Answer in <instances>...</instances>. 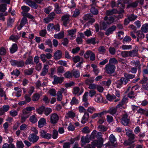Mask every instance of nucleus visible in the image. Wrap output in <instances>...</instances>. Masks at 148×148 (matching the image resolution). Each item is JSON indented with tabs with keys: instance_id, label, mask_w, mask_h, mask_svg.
Instances as JSON below:
<instances>
[{
	"instance_id": "obj_1",
	"label": "nucleus",
	"mask_w": 148,
	"mask_h": 148,
	"mask_svg": "<svg viewBox=\"0 0 148 148\" xmlns=\"http://www.w3.org/2000/svg\"><path fill=\"white\" fill-rule=\"evenodd\" d=\"M115 68L114 65L108 64L106 65L105 71L108 74H111L114 72Z\"/></svg>"
},
{
	"instance_id": "obj_2",
	"label": "nucleus",
	"mask_w": 148,
	"mask_h": 148,
	"mask_svg": "<svg viewBox=\"0 0 148 148\" xmlns=\"http://www.w3.org/2000/svg\"><path fill=\"white\" fill-rule=\"evenodd\" d=\"M70 15L69 14H66L63 16L61 18V20L63 22V25L65 27L68 26L70 23Z\"/></svg>"
},
{
	"instance_id": "obj_3",
	"label": "nucleus",
	"mask_w": 148,
	"mask_h": 148,
	"mask_svg": "<svg viewBox=\"0 0 148 148\" xmlns=\"http://www.w3.org/2000/svg\"><path fill=\"white\" fill-rule=\"evenodd\" d=\"M130 119L127 114L122 115V118L121 119V122L123 125L125 126L127 125L130 122Z\"/></svg>"
},
{
	"instance_id": "obj_4",
	"label": "nucleus",
	"mask_w": 148,
	"mask_h": 148,
	"mask_svg": "<svg viewBox=\"0 0 148 148\" xmlns=\"http://www.w3.org/2000/svg\"><path fill=\"white\" fill-rule=\"evenodd\" d=\"M93 15L91 14H87L85 15L83 18L85 21H89L88 23L92 24L95 21V19L92 18Z\"/></svg>"
},
{
	"instance_id": "obj_5",
	"label": "nucleus",
	"mask_w": 148,
	"mask_h": 148,
	"mask_svg": "<svg viewBox=\"0 0 148 148\" xmlns=\"http://www.w3.org/2000/svg\"><path fill=\"white\" fill-rule=\"evenodd\" d=\"M59 119V116L56 114H52L50 116V122L52 124H56L58 122Z\"/></svg>"
},
{
	"instance_id": "obj_6",
	"label": "nucleus",
	"mask_w": 148,
	"mask_h": 148,
	"mask_svg": "<svg viewBox=\"0 0 148 148\" xmlns=\"http://www.w3.org/2000/svg\"><path fill=\"white\" fill-rule=\"evenodd\" d=\"M11 64L14 66L22 67L24 66V63L22 60H12L10 61Z\"/></svg>"
},
{
	"instance_id": "obj_7",
	"label": "nucleus",
	"mask_w": 148,
	"mask_h": 148,
	"mask_svg": "<svg viewBox=\"0 0 148 148\" xmlns=\"http://www.w3.org/2000/svg\"><path fill=\"white\" fill-rule=\"evenodd\" d=\"M103 144L102 140H95L92 143V148H95V147H97L99 148L102 146Z\"/></svg>"
},
{
	"instance_id": "obj_8",
	"label": "nucleus",
	"mask_w": 148,
	"mask_h": 148,
	"mask_svg": "<svg viewBox=\"0 0 148 148\" xmlns=\"http://www.w3.org/2000/svg\"><path fill=\"white\" fill-rule=\"evenodd\" d=\"M54 81L53 82L54 84H61L63 81L64 77H58L56 75L53 76Z\"/></svg>"
},
{
	"instance_id": "obj_9",
	"label": "nucleus",
	"mask_w": 148,
	"mask_h": 148,
	"mask_svg": "<svg viewBox=\"0 0 148 148\" xmlns=\"http://www.w3.org/2000/svg\"><path fill=\"white\" fill-rule=\"evenodd\" d=\"M29 141L33 143L36 142L38 139L39 137L37 136L34 134H32L29 137Z\"/></svg>"
},
{
	"instance_id": "obj_10",
	"label": "nucleus",
	"mask_w": 148,
	"mask_h": 148,
	"mask_svg": "<svg viewBox=\"0 0 148 148\" xmlns=\"http://www.w3.org/2000/svg\"><path fill=\"white\" fill-rule=\"evenodd\" d=\"M21 9L23 10L22 12V14L23 16H26L28 17L29 14L27 12H28L30 10V8L26 6H23L21 7Z\"/></svg>"
},
{
	"instance_id": "obj_11",
	"label": "nucleus",
	"mask_w": 148,
	"mask_h": 148,
	"mask_svg": "<svg viewBox=\"0 0 148 148\" xmlns=\"http://www.w3.org/2000/svg\"><path fill=\"white\" fill-rule=\"evenodd\" d=\"M26 3L29 6L33 8L36 9L38 8V5L36 3L31 0H26Z\"/></svg>"
},
{
	"instance_id": "obj_12",
	"label": "nucleus",
	"mask_w": 148,
	"mask_h": 148,
	"mask_svg": "<svg viewBox=\"0 0 148 148\" xmlns=\"http://www.w3.org/2000/svg\"><path fill=\"white\" fill-rule=\"evenodd\" d=\"M40 133L41 136L44 138L47 139H49L52 136L51 134L49 133L46 134V132L44 130H43L40 132Z\"/></svg>"
},
{
	"instance_id": "obj_13",
	"label": "nucleus",
	"mask_w": 148,
	"mask_h": 148,
	"mask_svg": "<svg viewBox=\"0 0 148 148\" xmlns=\"http://www.w3.org/2000/svg\"><path fill=\"white\" fill-rule=\"evenodd\" d=\"M116 29L115 25H113L108 28L105 32V34L107 36H109L110 34L113 33V31H115Z\"/></svg>"
},
{
	"instance_id": "obj_14",
	"label": "nucleus",
	"mask_w": 148,
	"mask_h": 148,
	"mask_svg": "<svg viewBox=\"0 0 148 148\" xmlns=\"http://www.w3.org/2000/svg\"><path fill=\"white\" fill-rule=\"evenodd\" d=\"M62 53L60 50H58L54 53L53 57L54 59L56 60L60 59L62 56Z\"/></svg>"
},
{
	"instance_id": "obj_15",
	"label": "nucleus",
	"mask_w": 148,
	"mask_h": 148,
	"mask_svg": "<svg viewBox=\"0 0 148 148\" xmlns=\"http://www.w3.org/2000/svg\"><path fill=\"white\" fill-rule=\"evenodd\" d=\"M138 49L137 47H135L134 49L129 51V56L131 57H134L138 55Z\"/></svg>"
},
{
	"instance_id": "obj_16",
	"label": "nucleus",
	"mask_w": 148,
	"mask_h": 148,
	"mask_svg": "<svg viewBox=\"0 0 148 148\" xmlns=\"http://www.w3.org/2000/svg\"><path fill=\"white\" fill-rule=\"evenodd\" d=\"M104 19L105 21L107 22V23L108 25H110L113 22L114 18L113 16H110L108 17L107 16H106L104 18Z\"/></svg>"
},
{
	"instance_id": "obj_17",
	"label": "nucleus",
	"mask_w": 148,
	"mask_h": 148,
	"mask_svg": "<svg viewBox=\"0 0 148 148\" xmlns=\"http://www.w3.org/2000/svg\"><path fill=\"white\" fill-rule=\"evenodd\" d=\"M64 90V88H61L60 91H58L57 93V99L58 101H61L62 98V93Z\"/></svg>"
},
{
	"instance_id": "obj_18",
	"label": "nucleus",
	"mask_w": 148,
	"mask_h": 148,
	"mask_svg": "<svg viewBox=\"0 0 148 148\" xmlns=\"http://www.w3.org/2000/svg\"><path fill=\"white\" fill-rule=\"evenodd\" d=\"M27 21V20L26 18L25 17H23L21 21L19 26L17 28L19 30H20L22 27L25 25Z\"/></svg>"
},
{
	"instance_id": "obj_19",
	"label": "nucleus",
	"mask_w": 148,
	"mask_h": 148,
	"mask_svg": "<svg viewBox=\"0 0 148 148\" xmlns=\"http://www.w3.org/2000/svg\"><path fill=\"white\" fill-rule=\"evenodd\" d=\"M48 71V66L47 65H44L42 71L41 73V76H44L47 73Z\"/></svg>"
},
{
	"instance_id": "obj_20",
	"label": "nucleus",
	"mask_w": 148,
	"mask_h": 148,
	"mask_svg": "<svg viewBox=\"0 0 148 148\" xmlns=\"http://www.w3.org/2000/svg\"><path fill=\"white\" fill-rule=\"evenodd\" d=\"M45 119L44 118H41L38 122V127L39 128L43 127L46 124Z\"/></svg>"
},
{
	"instance_id": "obj_21",
	"label": "nucleus",
	"mask_w": 148,
	"mask_h": 148,
	"mask_svg": "<svg viewBox=\"0 0 148 148\" xmlns=\"http://www.w3.org/2000/svg\"><path fill=\"white\" fill-rule=\"evenodd\" d=\"M89 116V114L87 112H85L82 117V120L81 121V123L83 124L86 123L88 119Z\"/></svg>"
},
{
	"instance_id": "obj_22",
	"label": "nucleus",
	"mask_w": 148,
	"mask_h": 148,
	"mask_svg": "<svg viewBox=\"0 0 148 148\" xmlns=\"http://www.w3.org/2000/svg\"><path fill=\"white\" fill-rule=\"evenodd\" d=\"M90 139L88 138L87 136L86 137L82 136L81 138L82 145L85 144L86 143H88L90 141L89 139Z\"/></svg>"
},
{
	"instance_id": "obj_23",
	"label": "nucleus",
	"mask_w": 148,
	"mask_h": 148,
	"mask_svg": "<svg viewBox=\"0 0 148 148\" xmlns=\"http://www.w3.org/2000/svg\"><path fill=\"white\" fill-rule=\"evenodd\" d=\"M118 11L116 9H113L112 10H107L106 14L107 16H110L117 13Z\"/></svg>"
},
{
	"instance_id": "obj_24",
	"label": "nucleus",
	"mask_w": 148,
	"mask_h": 148,
	"mask_svg": "<svg viewBox=\"0 0 148 148\" xmlns=\"http://www.w3.org/2000/svg\"><path fill=\"white\" fill-rule=\"evenodd\" d=\"M138 5V2L135 1L129 3L127 6V8H136L137 7Z\"/></svg>"
},
{
	"instance_id": "obj_25",
	"label": "nucleus",
	"mask_w": 148,
	"mask_h": 148,
	"mask_svg": "<svg viewBox=\"0 0 148 148\" xmlns=\"http://www.w3.org/2000/svg\"><path fill=\"white\" fill-rule=\"evenodd\" d=\"M127 17L130 21H133L136 19L138 16H137L132 14L130 15H127Z\"/></svg>"
},
{
	"instance_id": "obj_26",
	"label": "nucleus",
	"mask_w": 148,
	"mask_h": 148,
	"mask_svg": "<svg viewBox=\"0 0 148 148\" xmlns=\"http://www.w3.org/2000/svg\"><path fill=\"white\" fill-rule=\"evenodd\" d=\"M54 5L55 9L54 11L57 14H60L61 13V11L59 8L58 4V3H56Z\"/></svg>"
},
{
	"instance_id": "obj_27",
	"label": "nucleus",
	"mask_w": 148,
	"mask_h": 148,
	"mask_svg": "<svg viewBox=\"0 0 148 148\" xmlns=\"http://www.w3.org/2000/svg\"><path fill=\"white\" fill-rule=\"evenodd\" d=\"M124 76L125 77L127 78L128 81H130V79H132L135 77V75L130 74L127 73H125Z\"/></svg>"
},
{
	"instance_id": "obj_28",
	"label": "nucleus",
	"mask_w": 148,
	"mask_h": 148,
	"mask_svg": "<svg viewBox=\"0 0 148 148\" xmlns=\"http://www.w3.org/2000/svg\"><path fill=\"white\" fill-rule=\"evenodd\" d=\"M141 30L143 32L147 33L148 32V23L143 25L141 28Z\"/></svg>"
},
{
	"instance_id": "obj_29",
	"label": "nucleus",
	"mask_w": 148,
	"mask_h": 148,
	"mask_svg": "<svg viewBox=\"0 0 148 148\" xmlns=\"http://www.w3.org/2000/svg\"><path fill=\"white\" fill-rule=\"evenodd\" d=\"M64 36V32H61L58 34H55L54 35V37L56 38L61 39L63 38Z\"/></svg>"
},
{
	"instance_id": "obj_30",
	"label": "nucleus",
	"mask_w": 148,
	"mask_h": 148,
	"mask_svg": "<svg viewBox=\"0 0 148 148\" xmlns=\"http://www.w3.org/2000/svg\"><path fill=\"white\" fill-rule=\"evenodd\" d=\"M136 33H137V36L138 38H140V39H142L145 37V35L140 30L137 31Z\"/></svg>"
},
{
	"instance_id": "obj_31",
	"label": "nucleus",
	"mask_w": 148,
	"mask_h": 148,
	"mask_svg": "<svg viewBox=\"0 0 148 148\" xmlns=\"http://www.w3.org/2000/svg\"><path fill=\"white\" fill-rule=\"evenodd\" d=\"M34 69V68H32L29 69H26L24 70V73L26 75H31L33 73Z\"/></svg>"
},
{
	"instance_id": "obj_32",
	"label": "nucleus",
	"mask_w": 148,
	"mask_h": 148,
	"mask_svg": "<svg viewBox=\"0 0 148 148\" xmlns=\"http://www.w3.org/2000/svg\"><path fill=\"white\" fill-rule=\"evenodd\" d=\"M92 7L90 9L91 13L95 15H97L98 13V11L97 9L95 8L94 6H91Z\"/></svg>"
},
{
	"instance_id": "obj_33",
	"label": "nucleus",
	"mask_w": 148,
	"mask_h": 148,
	"mask_svg": "<svg viewBox=\"0 0 148 148\" xmlns=\"http://www.w3.org/2000/svg\"><path fill=\"white\" fill-rule=\"evenodd\" d=\"M18 47L16 44H15L13 45L12 47L10 49V52L13 53L17 50Z\"/></svg>"
},
{
	"instance_id": "obj_34",
	"label": "nucleus",
	"mask_w": 148,
	"mask_h": 148,
	"mask_svg": "<svg viewBox=\"0 0 148 148\" xmlns=\"http://www.w3.org/2000/svg\"><path fill=\"white\" fill-rule=\"evenodd\" d=\"M103 98L100 94L97 95L95 96V99L96 102L98 103H101L102 100Z\"/></svg>"
},
{
	"instance_id": "obj_35",
	"label": "nucleus",
	"mask_w": 148,
	"mask_h": 148,
	"mask_svg": "<svg viewBox=\"0 0 148 148\" xmlns=\"http://www.w3.org/2000/svg\"><path fill=\"white\" fill-rule=\"evenodd\" d=\"M86 42L87 44H92L93 45H95L96 43V42H95V38H92L88 39L86 40Z\"/></svg>"
},
{
	"instance_id": "obj_36",
	"label": "nucleus",
	"mask_w": 148,
	"mask_h": 148,
	"mask_svg": "<svg viewBox=\"0 0 148 148\" xmlns=\"http://www.w3.org/2000/svg\"><path fill=\"white\" fill-rule=\"evenodd\" d=\"M40 97V94L36 93L33 95L32 97V100L34 101H38Z\"/></svg>"
},
{
	"instance_id": "obj_37",
	"label": "nucleus",
	"mask_w": 148,
	"mask_h": 148,
	"mask_svg": "<svg viewBox=\"0 0 148 148\" xmlns=\"http://www.w3.org/2000/svg\"><path fill=\"white\" fill-rule=\"evenodd\" d=\"M117 111L116 108H110L108 111L107 112L113 115L115 114Z\"/></svg>"
},
{
	"instance_id": "obj_38",
	"label": "nucleus",
	"mask_w": 148,
	"mask_h": 148,
	"mask_svg": "<svg viewBox=\"0 0 148 148\" xmlns=\"http://www.w3.org/2000/svg\"><path fill=\"white\" fill-rule=\"evenodd\" d=\"M72 75L73 74L74 77L78 78L80 76V73L78 71H72Z\"/></svg>"
},
{
	"instance_id": "obj_39",
	"label": "nucleus",
	"mask_w": 148,
	"mask_h": 148,
	"mask_svg": "<svg viewBox=\"0 0 148 148\" xmlns=\"http://www.w3.org/2000/svg\"><path fill=\"white\" fill-rule=\"evenodd\" d=\"M29 121L32 123H34L37 122V119L35 116L33 115L30 117Z\"/></svg>"
},
{
	"instance_id": "obj_40",
	"label": "nucleus",
	"mask_w": 148,
	"mask_h": 148,
	"mask_svg": "<svg viewBox=\"0 0 148 148\" xmlns=\"http://www.w3.org/2000/svg\"><path fill=\"white\" fill-rule=\"evenodd\" d=\"M97 131L95 130H94L90 136L89 137L90 139L92 140L96 138V134Z\"/></svg>"
},
{
	"instance_id": "obj_41",
	"label": "nucleus",
	"mask_w": 148,
	"mask_h": 148,
	"mask_svg": "<svg viewBox=\"0 0 148 148\" xmlns=\"http://www.w3.org/2000/svg\"><path fill=\"white\" fill-rule=\"evenodd\" d=\"M94 81V78L93 77H90L89 79H87L85 81L86 84L90 85L92 84Z\"/></svg>"
},
{
	"instance_id": "obj_42",
	"label": "nucleus",
	"mask_w": 148,
	"mask_h": 148,
	"mask_svg": "<svg viewBox=\"0 0 148 148\" xmlns=\"http://www.w3.org/2000/svg\"><path fill=\"white\" fill-rule=\"evenodd\" d=\"M7 5L5 4H1L0 5V11L4 12L7 9Z\"/></svg>"
},
{
	"instance_id": "obj_43",
	"label": "nucleus",
	"mask_w": 148,
	"mask_h": 148,
	"mask_svg": "<svg viewBox=\"0 0 148 148\" xmlns=\"http://www.w3.org/2000/svg\"><path fill=\"white\" fill-rule=\"evenodd\" d=\"M132 63L135 65V67H138L139 69H140L141 64L139 61L137 60L136 61H133L132 62Z\"/></svg>"
},
{
	"instance_id": "obj_44",
	"label": "nucleus",
	"mask_w": 148,
	"mask_h": 148,
	"mask_svg": "<svg viewBox=\"0 0 148 148\" xmlns=\"http://www.w3.org/2000/svg\"><path fill=\"white\" fill-rule=\"evenodd\" d=\"M76 29H75L69 30L68 31V35H69V36H70L71 37H73V35L76 33Z\"/></svg>"
},
{
	"instance_id": "obj_45",
	"label": "nucleus",
	"mask_w": 148,
	"mask_h": 148,
	"mask_svg": "<svg viewBox=\"0 0 148 148\" xmlns=\"http://www.w3.org/2000/svg\"><path fill=\"white\" fill-rule=\"evenodd\" d=\"M45 107L44 106H42L39 107L36 110L37 112L40 114H42L44 111Z\"/></svg>"
},
{
	"instance_id": "obj_46",
	"label": "nucleus",
	"mask_w": 148,
	"mask_h": 148,
	"mask_svg": "<svg viewBox=\"0 0 148 148\" xmlns=\"http://www.w3.org/2000/svg\"><path fill=\"white\" fill-rule=\"evenodd\" d=\"M106 98L109 101H111L112 100L116 99V97L114 95H111L108 94L106 96Z\"/></svg>"
},
{
	"instance_id": "obj_47",
	"label": "nucleus",
	"mask_w": 148,
	"mask_h": 148,
	"mask_svg": "<svg viewBox=\"0 0 148 148\" xmlns=\"http://www.w3.org/2000/svg\"><path fill=\"white\" fill-rule=\"evenodd\" d=\"M52 111L51 109L49 108H45L44 110V113L45 114L46 116H48L49 114Z\"/></svg>"
},
{
	"instance_id": "obj_48",
	"label": "nucleus",
	"mask_w": 148,
	"mask_h": 148,
	"mask_svg": "<svg viewBox=\"0 0 148 148\" xmlns=\"http://www.w3.org/2000/svg\"><path fill=\"white\" fill-rule=\"evenodd\" d=\"M134 142V141L129 139L125 141L123 144L125 146L130 145Z\"/></svg>"
},
{
	"instance_id": "obj_49",
	"label": "nucleus",
	"mask_w": 148,
	"mask_h": 148,
	"mask_svg": "<svg viewBox=\"0 0 148 148\" xmlns=\"http://www.w3.org/2000/svg\"><path fill=\"white\" fill-rule=\"evenodd\" d=\"M82 132L85 134H88L90 132L89 127L87 126L85 127L82 130Z\"/></svg>"
},
{
	"instance_id": "obj_50",
	"label": "nucleus",
	"mask_w": 148,
	"mask_h": 148,
	"mask_svg": "<svg viewBox=\"0 0 148 148\" xmlns=\"http://www.w3.org/2000/svg\"><path fill=\"white\" fill-rule=\"evenodd\" d=\"M78 100L75 97H73V98L71 102H70L71 104L72 105L74 104H76L78 103Z\"/></svg>"
},
{
	"instance_id": "obj_51",
	"label": "nucleus",
	"mask_w": 148,
	"mask_h": 148,
	"mask_svg": "<svg viewBox=\"0 0 148 148\" xmlns=\"http://www.w3.org/2000/svg\"><path fill=\"white\" fill-rule=\"evenodd\" d=\"M14 21V19L9 18L7 22V26L8 27H11L12 24Z\"/></svg>"
},
{
	"instance_id": "obj_52",
	"label": "nucleus",
	"mask_w": 148,
	"mask_h": 148,
	"mask_svg": "<svg viewBox=\"0 0 148 148\" xmlns=\"http://www.w3.org/2000/svg\"><path fill=\"white\" fill-rule=\"evenodd\" d=\"M109 140L112 144H114V142L116 141V138L113 134H112L110 136Z\"/></svg>"
},
{
	"instance_id": "obj_53",
	"label": "nucleus",
	"mask_w": 148,
	"mask_h": 148,
	"mask_svg": "<svg viewBox=\"0 0 148 148\" xmlns=\"http://www.w3.org/2000/svg\"><path fill=\"white\" fill-rule=\"evenodd\" d=\"M48 92L50 95L55 96L56 95V91L55 89H51L48 91Z\"/></svg>"
},
{
	"instance_id": "obj_54",
	"label": "nucleus",
	"mask_w": 148,
	"mask_h": 148,
	"mask_svg": "<svg viewBox=\"0 0 148 148\" xmlns=\"http://www.w3.org/2000/svg\"><path fill=\"white\" fill-rule=\"evenodd\" d=\"M72 72L68 71L64 73V75L66 78H70L72 77Z\"/></svg>"
},
{
	"instance_id": "obj_55",
	"label": "nucleus",
	"mask_w": 148,
	"mask_h": 148,
	"mask_svg": "<svg viewBox=\"0 0 148 148\" xmlns=\"http://www.w3.org/2000/svg\"><path fill=\"white\" fill-rule=\"evenodd\" d=\"M131 40V39L130 36H126L123 40V42L125 43V42H129Z\"/></svg>"
},
{
	"instance_id": "obj_56",
	"label": "nucleus",
	"mask_w": 148,
	"mask_h": 148,
	"mask_svg": "<svg viewBox=\"0 0 148 148\" xmlns=\"http://www.w3.org/2000/svg\"><path fill=\"white\" fill-rule=\"evenodd\" d=\"M58 133L57 131L55 130H53L52 133V137L54 139H56L58 136Z\"/></svg>"
},
{
	"instance_id": "obj_57",
	"label": "nucleus",
	"mask_w": 148,
	"mask_h": 148,
	"mask_svg": "<svg viewBox=\"0 0 148 148\" xmlns=\"http://www.w3.org/2000/svg\"><path fill=\"white\" fill-rule=\"evenodd\" d=\"M118 63V61L115 58H110L109 60V64H115Z\"/></svg>"
},
{
	"instance_id": "obj_58",
	"label": "nucleus",
	"mask_w": 148,
	"mask_h": 148,
	"mask_svg": "<svg viewBox=\"0 0 148 148\" xmlns=\"http://www.w3.org/2000/svg\"><path fill=\"white\" fill-rule=\"evenodd\" d=\"M108 25L107 23V22L105 21L102 22L101 24V26L103 27V29L105 30L107 27Z\"/></svg>"
},
{
	"instance_id": "obj_59",
	"label": "nucleus",
	"mask_w": 148,
	"mask_h": 148,
	"mask_svg": "<svg viewBox=\"0 0 148 148\" xmlns=\"http://www.w3.org/2000/svg\"><path fill=\"white\" fill-rule=\"evenodd\" d=\"M121 55L123 57L125 58L129 56V51H123L121 53Z\"/></svg>"
},
{
	"instance_id": "obj_60",
	"label": "nucleus",
	"mask_w": 148,
	"mask_h": 148,
	"mask_svg": "<svg viewBox=\"0 0 148 148\" xmlns=\"http://www.w3.org/2000/svg\"><path fill=\"white\" fill-rule=\"evenodd\" d=\"M29 116V115H27L26 116L22 115L21 116V123H23L25 121L26 119Z\"/></svg>"
},
{
	"instance_id": "obj_61",
	"label": "nucleus",
	"mask_w": 148,
	"mask_h": 148,
	"mask_svg": "<svg viewBox=\"0 0 148 148\" xmlns=\"http://www.w3.org/2000/svg\"><path fill=\"white\" fill-rule=\"evenodd\" d=\"M92 53V52L90 51H86L84 55V57L86 58H88L89 56Z\"/></svg>"
},
{
	"instance_id": "obj_62",
	"label": "nucleus",
	"mask_w": 148,
	"mask_h": 148,
	"mask_svg": "<svg viewBox=\"0 0 148 148\" xmlns=\"http://www.w3.org/2000/svg\"><path fill=\"white\" fill-rule=\"evenodd\" d=\"M11 74L12 75H14L16 76H18L20 74V72L18 70L16 69L12 72Z\"/></svg>"
},
{
	"instance_id": "obj_63",
	"label": "nucleus",
	"mask_w": 148,
	"mask_h": 148,
	"mask_svg": "<svg viewBox=\"0 0 148 148\" xmlns=\"http://www.w3.org/2000/svg\"><path fill=\"white\" fill-rule=\"evenodd\" d=\"M98 128L101 131L105 132L107 130V128L105 127L103 125H100L98 126Z\"/></svg>"
},
{
	"instance_id": "obj_64",
	"label": "nucleus",
	"mask_w": 148,
	"mask_h": 148,
	"mask_svg": "<svg viewBox=\"0 0 148 148\" xmlns=\"http://www.w3.org/2000/svg\"><path fill=\"white\" fill-rule=\"evenodd\" d=\"M134 93L133 91H131L128 94V97L130 99H134L135 98Z\"/></svg>"
}]
</instances>
